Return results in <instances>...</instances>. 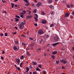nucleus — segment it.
<instances>
[{"label":"nucleus","instance_id":"f257e3e1","mask_svg":"<svg viewBox=\"0 0 74 74\" xmlns=\"http://www.w3.org/2000/svg\"><path fill=\"white\" fill-rule=\"evenodd\" d=\"M60 62H61V63H63V64H66L68 62L67 60H66L64 59L60 60Z\"/></svg>","mask_w":74,"mask_h":74},{"label":"nucleus","instance_id":"20e7f679","mask_svg":"<svg viewBox=\"0 0 74 74\" xmlns=\"http://www.w3.org/2000/svg\"><path fill=\"white\" fill-rule=\"evenodd\" d=\"M54 40L56 41H58L59 40V38L58 37L55 36L54 37Z\"/></svg>","mask_w":74,"mask_h":74},{"label":"nucleus","instance_id":"8fccbe9b","mask_svg":"<svg viewBox=\"0 0 74 74\" xmlns=\"http://www.w3.org/2000/svg\"><path fill=\"white\" fill-rule=\"evenodd\" d=\"M33 74H37V72L35 71L33 72Z\"/></svg>","mask_w":74,"mask_h":74},{"label":"nucleus","instance_id":"79ce46f5","mask_svg":"<svg viewBox=\"0 0 74 74\" xmlns=\"http://www.w3.org/2000/svg\"><path fill=\"white\" fill-rule=\"evenodd\" d=\"M23 58H24V56H21V59H23Z\"/></svg>","mask_w":74,"mask_h":74},{"label":"nucleus","instance_id":"473e14b6","mask_svg":"<svg viewBox=\"0 0 74 74\" xmlns=\"http://www.w3.org/2000/svg\"><path fill=\"white\" fill-rule=\"evenodd\" d=\"M20 17L21 18H23V17H24V16L22 14H21L20 15Z\"/></svg>","mask_w":74,"mask_h":74},{"label":"nucleus","instance_id":"7ed1b4c3","mask_svg":"<svg viewBox=\"0 0 74 74\" xmlns=\"http://www.w3.org/2000/svg\"><path fill=\"white\" fill-rule=\"evenodd\" d=\"M41 5H42V4H41V2H38L36 5L38 7H40V6H41Z\"/></svg>","mask_w":74,"mask_h":74},{"label":"nucleus","instance_id":"49530a36","mask_svg":"<svg viewBox=\"0 0 74 74\" xmlns=\"http://www.w3.org/2000/svg\"><path fill=\"white\" fill-rule=\"evenodd\" d=\"M5 36H8V34H7V33H5Z\"/></svg>","mask_w":74,"mask_h":74},{"label":"nucleus","instance_id":"c03bdc74","mask_svg":"<svg viewBox=\"0 0 74 74\" xmlns=\"http://www.w3.org/2000/svg\"><path fill=\"white\" fill-rule=\"evenodd\" d=\"M35 16H36V18H38V15L37 14H34Z\"/></svg>","mask_w":74,"mask_h":74},{"label":"nucleus","instance_id":"bb28decb","mask_svg":"<svg viewBox=\"0 0 74 74\" xmlns=\"http://www.w3.org/2000/svg\"><path fill=\"white\" fill-rule=\"evenodd\" d=\"M37 12V10L36 9H35L34 10L33 12L35 13Z\"/></svg>","mask_w":74,"mask_h":74},{"label":"nucleus","instance_id":"b1692460","mask_svg":"<svg viewBox=\"0 0 74 74\" xmlns=\"http://www.w3.org/2000/svg\"><path fill=\"white\" fill-rule=\"evenodd\" d=\"M51 57L53 59V60L55 59V56L54 55H52L51 56Z\"/></svg>","mask_w":74,"mask_h":74},{"label":"nucleus","instance_id":"052dcab7","mask_svg":"<svg viewBox=\"0 0 74 74\" xmlns=\"http://www.w3.org/2000/svg\"><path fill=\"white\" fill-rule=\"evenodd\" d=\"M3 53H5V52H4V50L2 51V54H3Z\"/></svg>","mask_w":74,"mask_h":74},{"label":"nucleus","instance_id":"e433bc0d","mask_svg":"<svg viewBox=\"0 0 74 74\" xmlns=\"http://www.w3.org/2000/svg\"><path fill=\"white\" fill-rule=\"evenodd\" d=\"M67 7L68 8H70V6L69 4L67 5Z\"/></svg>","mask_w":74,"mask_h":74},{"label":"nucleus","instance_id":"f704fd0d","mask_svg":"<svg viewBox=\"0 0 74 74\" xmlns=\"http://www.w3.org/2000/svg\"><path fill=\"white\" fill-rule=\"evenodd\" d=\"M3 3H5L6 2V0H1Z\"/></svg>","mask_w":74,"mask_h":74},{"label":"nucleus","instance_id":"774afa93","mask_svg":"<svg viewBox=\"0 0 74 74\" xmlns=\"http://www.w3.org/2000/svg\"><path fill=\"white\" fill-rule=\"evenodd\" d=\"M45 29H48V27H45Z\"/></svg>","mask_w":74,"mask_h":74},{"label":"nucleus","instance_id":"9b49d317","mask_svg":"<svg viewBox=\"0 0 74 74\" xmlns=\"http://www.w3.org/2000/svg\"><path fill=\"white\" fill-rule=\"evenodd\" d=\"M16 62L18 63V64L19 63V62H20V59L19 58L16 59Z\"/></svg>","mask_w":74,"mask_h":74},{"label":"nucleus","instance_id":"680f3d73","mask_svg":"<svg viewBox=\"0 0 74 74\" xmlns=\"http://www.w3.org/2000/svg\"><path fill=\"white\" fill-rule=\"evenodd\" d=\"M51 14V15H53V12H52Z\"/></svg>","mask_w":74,"mask_h":74},{"label":"nucleus","instance_id":"dca6fc26","mask_svg":"<svg viewBox=\"0 0 74 74\" xmlns=\"http://www.w3.org/2000/svg\"><path fill=\"white\" fill-rule=\"evenodd\" d=\"M41 48H39V49H38L37 50V52H40V51H41Z\"/></svg>","mask_w":74,"mask_h":74},{"label":"nucleus","instance_id":"6ab92c4d","mask_svg":"<svg viewBox=\"0 0 74 74\" xmlns=\"http://www.w3.org/2000/svg\"><path fill=\"white\" fill-rule=\"evenodd\" d=\"M49 35H47L46 36V38L48 39H49Z\"/></svg>","mask_w":74,"mask_h":74},{"label":"nucleus","instance_id":"a211bd4d","mask_svg":"<svg viewBox=\"0 0 74 74\" xmlns=\"http://www.w3.org/2000/svg\"><path fill=\"white\" fill-rule=\"evenodd\" d=\"M36 71H41V69H39V68H38V67H37L36 69Z\"/></svg>","mask_w":74,"mask_h":74},{"label":"nucleus","instance_id":"a18cd8bd","mask_svg":"<svg viewBox=\"0 0 74 74\" xmlns=\"http://www.w3.org/2000/svg\"><path fill=\"white\" fill-rule=\"evenodd\" d=\"M53 23H52L50 25V27H53Z\"/></svg>","mask_w":74,"mask_h":74},{"label":"nucleus","instance_id":"4be33fe9","mask_svg":"<svg viewBox=\"0 0 74 74\" xmlns=\"http://www.w3.org/2000/svg\"><path fill=\"white\" fill-rule=\"evenodd\" d=\"M32 64H33V65H37V63H36L34 61H33L32 62Z\"/></svg>","mask_w":74,"mask_h":74},{"label":"nucleus","instance_id":"412c9836","mask_svg":"<svg viewBox=\"0 0 74 74\" xmlns=\"http://www.w3.org/2000/svg\"><path fill=\"white\" fill-rule=\"evenodd\" d=\"M34 43H31L30 45V47H33V46H34Z\"/></svg>","mask_w":74,"mask_h":74},{"label":"nucleus","instance_id":"09e8293b","mask_svg":"<svg viewBox=\"0 0 74 74\" xmlns=\"http://www.w3.org/2000/svg\"><path fill=\"white\" fill-rule=\"evenodd\" d=\"M27 55L29 56H30V53H29L28 52H27Z\"/></svg>","mask_w":74,"mask_h":74},{"label":"nucleus","instance_id":"37998d69","mask_svg":"<svg viewBox=\"0 0 74 74\" xmlns=\"http://www.w3.org/2000/svg\"><path fill=\"white\" fill-rule=\"evenodd\" d=\"M70 6L71 7H74V5L72 4H71L70 5Z\"/></svg>","mask_w":74,"mask_h":74},{"label":"nucleus","instance_id":"9d476101","mask_svg":"<svg viewBox=\"0 0 74 74\" xmlns=\"http://www.w3.org/2000/svg\"><path fill=\"white\" fill-rule=\"evenodd\" d=\"M59 42H58L55 43H53V44L52 45L53 47H55V46H56L57 45H58V44H59Z\"/></svg>","mask_w":74,"mask_h":74},{"label":"nucleus","instance_id":"423d86ee","mask_svg":"<svg viewBox=\"0 0 74 74\" xmlns=\"http://www.w3.org/2000/svg\"><path fill=\"white\" fill-rule=\"evenodd\" d=\"M70 14L68 13H66L64 15L65 17H69Z\"/></svg>","mask_w":74,"mask_h":74},{"label":"nucleus","instance_id":"c9c22d12","mask_svg":"<svg viewBox=\"0 0 74 74\" xmlns=\"http://www.w3.org/2000/svg\"><path fill=\"white\" fill-rule=\"evenodd\" d=\"M26 43L25 42H24V43L23 42L22 44V45H26Z\"/></svg>","mask_w":74,"mask_h":74},{"label":"nucleus","instance_id":"58836bf2","mask_svg":"<svg viewBox=\"0 0 74 74\" xmlns=\"http://www.w3.org/2000/svg\"><path fill=\"white\" fill-rule=\"evenodd\" d=\"M5 13V14H7V12H5V11H3V14Z\"/></svg>","mask_w":74,"mask_h":74},{"label":"nucleus","instance_id":"f3484780","mask_svg":"<svg viewBox=\"0 0 74 74\" xmlns=\"http://www.w3.org/2000/svg\"><path fill=\"white\" fill-rule=\"evenodd\" d=\"M52 0H49L48 1V2L50 4V3H52Z\"/></svg>","mask_w":74,"mask_h":74},{"label":"nucleus","instance_id":"2f4dec72","mask_svg":"<svg viewBox=\"0 0 74 74\" xmlns=\"http://www.w3.org/2000/svg\"><path fill=\"white\" fill-rule=\"evenodd\" d=\"M26 70H27V71H29V70H30V69H29V67H27L26 68Z\"/></svg>","mask_w":74,"mask_h":74},{"label":"nucleus","instance_id":"a19ab883","mask_svg":"<svg viewBox=\"0 0 74 74\" xmlns=\"http://www.w3.org/2000/svg\"><path fill=\"white\" fill-rule=\"evenodd\" d=\"M43 74H46L47 73V72L45 71H43Z\"/></svg>","mask_w":74,"mask_h":74},{"label":"nucleus","instance_id":"5701e85b","mask_svg":"<svg viewBox=\"0 0 74 74\" xmlns=\"http://www.w3.org/2000/svg\"><path fill=\"white\" fill-rule=\"evenodd\" d=\"M34 18L35 19L36 22H37L38 20H37V17H34Z\"/></svg>","mask_w":74,"mask_h":74},{"label":"nucleus","instance_id":"39448f33","mask_svg":"<svg viewBox=\"0 0 74 74\" xmlns=\"http://www.w3.org/2000/svg\"><path fill=\"white\" fill-rule=\"evenodd\" d=\"M19 27L20 29H23L24 27H23V25L20 24L19 25Z\"/></svg>","mask_w":74,"mask_h":74},{"label":"nucleus","instance_id":"864d4df0","mask_svg":"<svg viewBox=\"0 0 74 74\" xmlns=\"http://www.w3.org/2000/svg\"><path fill=\"white\" fill-rule=\"evenodd\" d=\"M21 36H22L23 37H25V36L24 35H23V34H21Z\"/></svg>","mask_w":74,"mask_h":74},{"label":"nucleus","instance_id":"603ef678","mask_svg":"<svg viewBox=\"0 0 74 74\" xmlns=\"http://www.w3.org/2000/svg\"><path fill=\"white\" fill-rule=\"evenodd\" d=\"M47 55V53H45L44 54V56H46Z\"/></svg>","mask_w":74,"mask_h":74},{"label":"nucleus","instance_id":"a878e982","mask_svg":"<svg viewBox=\"0 0 74 74\" xmlns=\"http://www.w3.org/2000/svg\"><path fill=\"white\" fill-rule=\"evenodd\" d=\"M15 17L17 18H20V16H18L17 15H16Z\"/></svg>","mask_w":74,"mask_h":74},{"label":"nucleus","instance_id":"4d7b16f0","mask_svg":"<svg viewBox=\"0 0 74 74\" xmlns=\"http://www.w3.org/2000/svg\"><path fill=\"white\" fill-rule=\"evenodd\" d=\"M14 28H15L16 30H18V27H17L16 26L14 27Z\"/></svg>","mask_w":74,"mask_h":74},{"label":"nucleus","instance_id":"72a5a7b5","mask_svg":"<svg viewBox=\"0 0 74 74\" xmlns=\"http://www.w3.org/2000/svg\"><path fill=\"white\" fill-rule=\"evenodd\" d=\"M29 4L30 3H29V2L27 4H25V6H27V5H29Z\"/></svg>","mask_w":74,"mask_h":74},{"label":"nucleus","instance_id":"393cba45","mask_svg":"<svg viewBox=\"0 0 74 74\" xmlns=\"http://www.w3.org/2000/svg\"><path fill=\"white\" fill-rule=\"evenodd\" d=\"M23 64V62H21L20 64V67H22V65Z\"/></svg>","mask_w":74,"mask_h":74},{"label":"nucleus","instance_id":"338daca9","mask_svg":"<svg viewBox=\"0 0 74 74\" xmlns=\"http://www.w3.org/2000/svg\"><path fill=\"white\" fill-rule=\"evenodd\" d=\"M72 14L73 15H74V11H73L72 12Z\"/></svg>","mask_w":74,"mask_h":74},{"label":"nucleus","instance_id":"c756f323","mask_svg":"<svg viewBox=\"0 0 74 74\" xmlns=\"http://www.w3.org/2000/svg\"><path fill=\"white\" fill-rule=\"evenodd\" d=\"M18 42H18V40H16V41H15V43L16 44H18Z\"/></svg>","mask_w":74,"mask_h":74},{"label":"nucleus","instance_id":"2eb2a0df","mask_svg":"<svg viewBox=\"0 0 74 74\" xmlns=\"http://www.w3.org/2000/svg\"><path fill=\"white\" fill-rule=\"evenodd\" d=\"M13 49L14 50H18V48H17L16 46L14 47Z\"/></svg>","mask_w":74,"mask_h":74},{"label":"nucleus","instance_id":"5fc2aeb1","mask_svg":"<svg viewBox=\"0 0 74 74\" xmlns=\"http://www.w3.org/2000/svg\"><path fill=\"white\" fill-rule=\"evenodd\" d=\"M27 34V35H29V32L28 31H27L26 32Z\"/></svg>","mask_w":74,"mask_h":74},{"label":"nucleus","instance_id":"4468645a","mask_svg":"<svg viewBox=\"0 0 74 74\" xmlns=\"http://www.w3.org/2000/svg\"><path fill=\"white\" fill-rule=\"evenodd\" d=\"M49 7L50 8H51L52 9H54V7L52 5H50L49 6Z\"/></svg>","mask_w":74,"mask_h":74},{"label":"nucleus","instance_id":"6e6552de","mask_svg":"<svg viewBox=\"0 0 74 74\" xmlns=\"http://www.w3.org/2000/svg\"><path fill=\"white\" fill-rule=\"evenodd\" d=\"M39 43H40V44H44V42H43V39H41L40 41H39Z\"/></svg>","mask_w":74,"mask_h":74},{"label":"nucleus","instance_id":"4c0bfd02","mask_svg":"<svg viewBox=\"0 0 74 74\" xmlns=\"http://www.w3.org/2000/svg\"><path fill=\"white\" fill-rule=\"evenodd\" d=\"M23 1H24L25 2L27 3H29L28 1H27V0H23Z\"/></svg>","mask_w":74,"mask_h":74},{"label":"nucleus","instance_id":"ddd939ff","mask_svg":"<svg viewBox=\"0 0 74 74\" xmlns=\"http://www.w3.org/2000/svg\"><path fill=\"white\" fill-rule=\"evenodd\" d=\"M31 17H32V15L27 16H26V17L27 18H28V19L31 18Z\"/></svg>","mask_w":74,"mask_h":74},{"label":"nucleus","instance_id":"69168bd1","mask_svg":"<svg viewBox=\"0 0 74 74\" xmlns=\"http://www.w3.org/2000/svg\"><path fill=\"white\" fill-rule=\"evenodd\" d=\"M14 6L15 7H18V5H15Z\"/></svg>","mask_w":74,"mask_h":74},{"label":"nucleus","instance_id":"0e129e2a","mask_svg":"<svg viewBox=\"0 0 74 74\" xmlns=\"http://www.w3.org/2000/svg\"><path fill=\"white\" fill-rule=\"evenodd\" d=\"M16 32H13V34H16Z\"/></svg>","mask_w":74,"mask_h":74},{"label":"nucleus","instance_id":"cd10ccee","mask_svg":"<svg viewBox=\"0 0 74 74\" xmlns=\"http://www.w3.org/2000/svg\"><path fill=\"white\" fill-rule=\"evenodd\" d=\"M41 12V13L42 14V15H45V13L44 12L42 11Z\"/></svg>","mask_w":74,"mask_h":74},{"label":"nucleus","instance_id":"6e6d98bb","mask_svg":"<svg viewBox=\"0 0 74 74\" xmlns=\"http://www.w3.org/2000/svg\"><path fill=\"white\" fill-rule=\"evenodd\" d=\"M29 38L30 40H33V38Z\"/></svg>","mask_w":74,"mask_h":74},{"label":"nucleus","instance_id":"c85d7f7f","mask_svg":"<svg viewBox=\"0 0 74 74\" xmlns=\"http://www.w3.org/2000/svg\"><path fill=\"white\" fill-rule=\"evenodd\" d=\"M11 4H12V8H14V3H11Z\"/></svg>","mask_w":74,"mask_h":74},{"label":"nucleus","instance_id":"ea45409f","mask_svg":"<svg viewBox=\"0 0 74 74\" xmlns=\"http://www.w3.org/2000/svg\"><path fill=\"white\" fill-rule=\"evenodd\" d=\"M23 14H26V11L25 10H23Z\"/></svg>","mask_w":74,"mask_h":74},{"label":"nucleus","instance_id":"1a4fd4ad","mask_svg":"<svg viewBox=\"0 0 74 74\" xmlns=\"http://www.w3.org/2000/svg\"><path fill=\"white\" fill-rule=\"evenodd\" d=\"M42 23L43 24H45V23H47V21H46V20H44L42 21Z\"/></svg>","mask_w":74,"mask_h":74},{"label":"nucleus","instance_id":"3c124183","mask_svg":"<svg viewBox=\"0 0 74 74\" xmlns=\"http://www.w3.org/2000/svg\"><path fill=\"white\" fill-rule=\"evenodd\" d=\"M38 67H39V68H40L41 69V65H38Z\"/></svg>","mask_w":74,"mask_h":74},{"label":"nucleus","instance_id":"f03ea898","mask_svg":"<svg viewBox=\"0 0 74 74\" xmlns=\"http://www.w3.org/2000/svg\"><path fill=\"white\" fill-rule=\"evenodd\" d=\"M38 34H40V35H41V34H44V32H43L42 30V29H39L38 32Z\"/></svg>","mask_w":74,"mask_h":74},{"label":"nucleus","instance_id":"aec40b11","mask_svg":"<svg viewBox=\"0 0 74 74\" xmlns=\"http://www.w3.org/2000/svg\"><path fill=\"white\" fill-rule=\"evenodd\" d=\"M57 51H54L52 53H53V55H56V54H57Z\"/></svg>","mask_w":74,"mask_h":74},{"label":"nucleus","instance_id":"13d9d810","mask_svg":"<svg viewBox=\"0 0 74 74\" xmlns=\"http://www.w3.org/2000/svg\"><path fill=\"white\" fill-rule=\"evenodd\" d=\"M34 25L35 26H37V23L36 24H34Z\"/></svg>","mask_w":74,"mask_h":74},{"label":"nucleus","instance_id":"de8ad7c7","mask_svg":"<svg viewBox=\"0 0 74 74\" xmlns=\"http://www.w3.org/2000/svg\"><path fill=\"white\" fill-rule=\"evenodd\" d=\"M32 66L30 65L29 67V69H31L32 68Z\"/></svg>","mask_w":74,"mask_h":74},{"label":"nucleus","instance_id":"bf43d9fd","mask_svg":"<svg viewBox=\"0 0 74 74\" xmlns=\"http://www.w3.org/2000/svg\"><path fill=\"white\" fill-rule=\"evenodd\" d=\"M1 59H2V60H3V59H4V58L3 57H1Z\"/></svg>","mask_w":74,"mask_h":74},{"label":"nucleus","instance_id":"f8f14e48","mask_svg":"<svg viewBox=\"0 0 74 74\" xmlns=\"http://www.w3.org/2000/svg\"><path fill=\"white\" fill-rule=\"evenodd\" d=\"M14 19L15 22H19V19L16 18H15Z\"/></svg>","mask_w":74,"mask_h":74},{"label":"nucleus","instance_id":"7c9ffc66","mask_svg":"<svg viewBox=\"0 0 74 74\" xmlns=\"http://www.w3.org/2000/svg\"><path fill=\"white\" fill-rule=\"evenodd\" d=\"M59 63V61L58 60V61H56V64H58Z\"/></svg>","mask_w":74,"mask_h":74},{"label":"nucleus","instance_id":"0eeeda50","mask_svg":"<svg viewBox=\"0 0 74 74\" xmlns=\"http://www.w3.org/2000/svg\"><path fill=\"white\" fill-rule=\"evenodd\" d=\"M25 22H26V21H25V20H24V21L23 22H21V24H20V25L23 26V25H25Z\"/></svg>","mask_w":74,"mask_h":74},{"label":"nucleus","instance_id":"e2e57ef3","mask_svg":"<svg viewBox=\"0 0 74 74\" xmlns=\"http://www.w3.org/2000/svg\"><path fill=\"white\" fill-rule=\"evenodd\" d=\"M21 69H20V68H19V67H18L17 68V70H20Z\"/></svg>","mask_w":74,"mask_h":74}]
</instances>
